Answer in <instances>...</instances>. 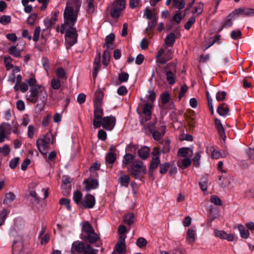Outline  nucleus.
<instances>
[{"instance_id": "1", "label": "nucleus", "mask_w": 254, "mask_h": 254, "mask_svg": "<svg viewBox=\"0 0 254 254\" xmlns=\"http://www.w3.org/2000/svg\"><path fill=\"white\" fill-rule=\"evenodd\" d=\"M151 105L146 103L143 107L142 112H140L137 109V112L139 115L140 120V124L143 127L144 130L148 129L149 132L152 134L153 138L155 140H160L165 133L166 126L163 125L156 128L155 126L157 123V120L153 122L152 123H149L147 126L145 123L149 121L151 118Z\"/></svg>"}, {"instance_id": "2", "label": "nucleus", "mask_w": 254, "mask_h": 254, "mask_svg": "<svg viewBox=\"0 0 254 254\" xmlns=\"http://www.w3.org/2000/svg\"><path fill=\"white\" fill-rule=\"evenodd\" d=\"M70 4L71 6H66L64 11L65 24L67 26H73L76 21L77 13L81 2L79 0H72Z\"/></svg>"}, {"instance_id": "3", "label": "nucleus", "mask_w": 254, "mask_h": 254, "mask_svg": "<svg viewBox=\"0 0 254 254\" xmlns=\"http://www.w3.org/2000/svg\"><path fill=\"white\" fill-rule=\"evenodd\" d=\"M125 0H116L113 3V7L111 9L110 14L113 18H118L122 10L125 8Z\"/></svg>"}, {"instance_id": "4", "label": "nucleus", "mask_w": 254, "mask_h": 254, "mask_svg": "<svg viewBox=\"0 0 254 254\" xmlns=\"http://www.w3.org/2000/svg\"><path fill=\"white\" fill-rule=\"evenodd\" d=\"M41 85L35 84L34 87L30 88V92L31 93L29 97L27 98V100L32 103L35 104L37 102V97L39 96L40 93L42 91L47 92L44 89H42Z\"/></svg>"}, {"instance_id": "5", "label": "nucleus", "mask_w": 254, "mask_h": 254, "mask_svg": "<svg viewBox=\"0 0 254 254\" xmlns=\"http://www.w3.org/2000/svg\"><path fill=\"white\" fill-rule=\"evenodd\" d=\"M101 106H94V117L93 125L95 128H99L101 126V121L102 120L103 110Z\"/></svg>"}, {"instance_id": "6", "label": "nucleus", "mask_w": 254, "mask_h": 254, "mask_svg": "<svg viewBox=\"0 0 254 254\" xmlns=\"http://www.w3.org/2000/svg\"><path fill=\"white\" fill-rule=\"evenodd\" d=\"M12 253L19 254L23 248V237L21 235H17L13 241Z\"/></svg>"}, {"instance_id": "7", "label": "nucleus", "mask_w": 254, "mask_h": 254, "mask_svg": "<svg viewBox=\"0 0 254 254\" xmlns=\"http://www.w3.org/2000/svg\"><path fill=\"white\" fill-rule=\"evenodd\" d=\"M116 119L113 116H107L104 117L101 121V126L106 130H111L114 127Z\"/></svg>"}, {"instance_id": "8", "label": "nucleus", "mask_w": 254, "mask_h": 254, "mask_svg": "<svg viewBox=\"0 0 254 254\" xmlns=\"http://www.w3.org/2000/svg\"><path fill=\"white\" fill-rule=\"evenodd\" d=\"M95 204L94 196L89 193L87 194L84 197L79 207L82 209L84 208H92Z\"/></svg>"}, {"instance_id": "9", "label": "nucleus", "mask_w": 254, "mask_h": 254, "mask_svg": "<svg viewBox=\"0 0 254 254\" xmlns=\"http://www.w3.org/2000/svg\"><path fill=\"white\" fill-rule=\"evenodd\" d=\"M47 101V93L44 91L40 93L39 96L37 97L38 104L35 106V109L37 112L43 110Z\"/></svg>"}, {"instance_id": "10", "label": "nucleus", "mask_w": 254, "mask_h": 254, "mask_svg": "<svg viewBox=\"0 0 254 254\" xmlns=\"http://www.w3.org/2000/svg\"><path fill=\"white\" fill-rule=\"evenodd\" d=\"M126 237L125 236H119L118 242L115 245L114 251H117L120 254H126L127 252L126 240Z\"/></svg>"}, {"instance_id": "11", "label": "nucleus", "mask_w": 254, "mask_h": 254, "mask_svg": "<svg viewBox=\"0 0 254 254\" xmlns=\"http://www.w3.org/2000/svg\"><path fill=\"white\" fill-rule=\"evenodd\" d=\"M62 182L65 188L62 186L63 193L64 196H67L70 193L71 189V180L70 178L67 176L62 177Z\"/></svg>"}, {"instance_id": "12", "label": "nucleus", "mask_w": 254, "mask_h": 254, "mask_svg": "<svg viewBox=\"0 0 254 254\" xmlns=\"http://www.w3.org/2000/svg\"><path fill=\"white\" fill-rule=\"evenodd\" d=\"M81 239L86 244H93L96 243L100 239L99 236L95 232L93 233L87 234L86 236H83Z\"/></svg>"}, {"instance_id": "13", "label": "nucleus", "mask_w": 254, "mask_h": 254, "mask_svg": "<svg viewBox=\"0 0 254 254\" xmlns=\"http://www.w3.org/2000/svg\"><path fill=\"white\" fill-rule=\"evenodd\" d=\"M7 130H11V127L9 124L2 123L0 125V142H4V138H7V135L5 133Z\"/></svg>"}, {"instance_id": "14", "label": "nucleus", "mask_w": 254, "mask_h": 254, "mask_svg": "<svg viewBox=\"0 0 254 254\" xmlns=\"http://www.w3.org/2000/svg\"><path fill=\"white\" fill-rule=\"evenodd\" d=\"M51 15L52 16L50 19L46 18L44 21V23L47 29L51 28L57 21L58 12L56 11L52 12Z\"/></svg>"}, {"instance_id": "15", "label": "nucleus", "mask_w": 254, "mask_h": 254, "mask_svg": "<svg viewBox=\"0 0 254 254\" xmlns=\"http://www.w3.org/2000/svg\"><path fill=\"white\" fill-rule=\"evenodd\" d=\"M83 183L85 185V190L86 191L96 189L99 186L98 182L96 179H91V180L86 179L83 182Z\"/></svg>"}, {"instance_id": "16", "label": "nucleus", "mask_w": 254, "mask_h": 254, "mask_svg": "<svg viewBox=\"0 0 254 254\" xmlns=\"http://www.w3.org/2000/svg\"><path fill=\"white\" fill-rule=\"evenodd\" d=\"M215 125L220 136L224 140V141H225L226 136L224 131V127L219 119H215Z\"/></svg>"}, {"instance_id": "17", "label": "nucleus", "mask_w": 254, "mask_h": 254, "mask_svg": "<svg viewBox=\"0 0 254 254\" xmlns=\"http://www.w3.org/2000/svg\"><path fill=\"white\" fill-rule=\"evenodd\" d=\"M150 152V148L145 146H142L137 150L138 156L142 159H146L149 156Z\"/></svg>"}, {"instance_id": "18", "label": "nucleus", "mask_w": 254, "mask_h": 254, "mask_svg": "<svg viewBox=\"0 0 254 254\" xmlns=\"http://www.w3.org/2000/svg\"><path fill=\"white\" fill-rule=\"evenodd\" d=\"M130 169L139 170L142 171L144 174L147 173L146 167L144 165L143 162L140 160L134 161Z\"/></svg>"}, {"instance_id": "19", "label": "nucleus", "mask_w": 254, "mask_h": 254, "mask_svg": "<svg viewBox=\"0 0 254 254\" xmlns=\"http://www.w3.org/2000/svg\"><path fill=\"white\" fill-rule=\"evenodd\" d=\"M127 171L133 178L140 180H141L144 175L146 174L143 173V172L139 170L130 169L129 167L127 168Z\"/></svg>"}, {"instance_id": "20", "label": "nucleus", "mask_w": 254, "mask_h": 254, "mask_svg": "<svg viewBox=\"0 0 254 254\" xmlns=\"http://www.w3.org/2000/svg\"><path fill=\"white\" fill-rule=\"evenodd\" d=\"M229 112V108L226 103L220 104L217 109L218 114L223 117L226 116Z\"/></svg>"}, {"instance_id": "21", "label": "nucleus", "mask_w": 254, "mask_h": 254, "mask_svg": "<svg viewBox=\"0 0 254 254\" xmlns=\"http://www.w3.org/2000/svg\"><path fill=\"white\" fill-rule=\"evenodd\" d=\"M85 243L84 242L76 241L72 244V248L74 251L78 253H83L85 247Z\"/></svg>"}, {"instance_id": "22", "label": "nucleus", "mask_w": 254, "mask_h": 254, "mask_svg": "<svg viewBox=\"0 0 254 254\" xmlns=\"http://www.w3.org/2000/svg\"><path fill=\"white\" fill-rule=\"evenodd\" d=\"M233 18L235 19V17L234 16H232V13H230L226 18V20L223 24V25L220 27L218 30V32H219L221 31L224 27H230L233 25Z\"/></svg>"}, {"instance_id": "23", "label": "nucleus", "mask_w": 254, "mask_h": 254, "mask_svg": "<svg viewBox=\"0 0 254 254\" xmlns=\"http://www.w3.org/2000/svg\"><path fill=\"white\" fill-rule=\"evenodd\" d=\"M70 29L65 31V38L73 39L75 37L78 36L77 30L76 28L73 27V26H68Z\"/></svg>"}, {"instance_id": "24", "label": "nucleus", "mask_w": 254, "mask_h": 254, "mask_svg": "<svg viewBox=\"0 0 254 254\" xmlns=\"http://www.w3.org/2000/svg\"><path fill=\"white\" fill-rule=\"evenodd\" d=\"M119 173L122 175L121 177L120 178L119 182L121 186H125L127 187L128 185L130 178L129 176L127 175H123L124 174V171L121 170L119 172Z\"/></svg>"}, {"instance_id": "25", "label": "nucleus", "mask_w": 254, "mask_h": 254, "mask_svg": "<svg viewBox=\"0 0 254 254\" xmlns=\"http://www.w3.org/2000/svg\"><path fill=\"white\" fill-rule=\"evenodd\" d=\"M37 147L39 152L43 155H46L47 154V151L49 148V145L46 143L45 142H40L39 144L36 143Z\"/></svg>"}, {"instance_id": "26", "label": "nucleus", "mask_w": 254, "mask_h": 254, "mask_svg": "<svg viewBox=\"0 0 254 254\" xmlns=\"http://www.w3.org/2000/svg\"><path fill=\"white\" fill-rule=\"evenodd\" d=\"M115 35L113 33H110L109 35L107 36L105 39V43L103 45V47H106L107 49H109L110 45L113 44L115 41Z\"/></svg>"}, {"instance_id": "27", "label": "nucleus", "mask_w": 254, "mask_h": 254, "mask_svg": "<svg viewBox=\"0 0 254 254\" xmlns=\"http://www.w3.org/2000/svg\"><path fill=\"white\" fill-rule=\"evenodd\" d=\"M103 97V93L101 90L97 91L95 93V100L94 106H101Z\"/></svg>"}, {"instance_id": "28", "label": "nucleus", "mask_w": 254, "mask_h": 254, "mask_svg": "<svg viewBox=\"0 0 254 254\" xmlns=\"http://www.w3.org/2000/svg\"><path fill=\"white\" fill-rule=\"evenodd\" d=\"M190 153V156L192 155V150L189 147H183L179 149L178 155L181 157H186L189 153Z\"/></svg>"}, {"instance_id": "29", "label": "nucleus", "mask_w": 254, "mask_h": 254, "mask_svg": "<svg viewBox=\"0 0 254 254\" xmlns=\"http://www.w3.org/2000/svg\"><path fill=\"white\" fill-rule=\"evenodd\" d=\"M176 40L175 35L174 32L169 33L165 39V43L168 46H172Z\"/></svg>"}, {"instance_id": "30", "label": "nucleus", "mask_w": 254, "mask_h": 254, "mask_svg": "<svg viewBox=\"0 0 254 254\" xmlns=\"http://www.w3.org/2000/svg\"><path fill=\"white\" fill-rule=\"evenodd\" d=\"M157 17H154L153 19L148 22V27L145 29L147 34L149 35L154 30L157 24Z\"/></svg>"}, {"instance_id": "31", "label": "nucleus", "mask_w": 254, "mask_h": 254, "mask_svg": "<svg viewBox=\"0 0 254 254\" xmlns=\"http://www.w3.org/2000/svg\"><path fill=\"white\" fill-rule=\"evenodd\" d=\"M82 230L86 234L95 232L94 228L88 221H85L83 222Z\"/></svg>"}, {"instance_id": "32", "label": "nucleus", "mask_w": 254, "mask_h": 254, "mask_svg": "<svg viewBox=\"0 0 254 254\" xmlns=\"http://www.w3.org/2000/svg\"><path fill=\"white\" fill-rule=\"evenodd\" d=\"M160 164V160L158 157H153L150 161L149 169L154 171L157 168L159 165Z\"/></svg>"}, {"instance_id": "33", "label": "nucleus", "mask_w": 254, "mask_h": 254, "mask_svg": "<svg viewBox=\"0 0 254 254\" xmlns=\"http://www.w3.org/2000/svg\"><path fill=\"white\" fill-rule=\"evenodd\" d=\"M166 79L170 85L174 84L176 82V78L174 73L170 70H166L165 72Z\"/></svg>"}, {"instance_id": "34", "label": "nucleus", "mask_w": 254, "mask_h": 254, "mask_svg": "<svg viewBox=\"0 0 254 254\" xmlns=\"http://www.w3.org/2000/svg\"><path fill=\"white\" fill-rule=\"evenodd\" d=\"M187 240L190 244H192L195 240V231L192 229H189L187 233Z\"/></svg>"}, {"instance_id": "35", "label": "nucleus", "mask_w": 254, "mask_h": 254, "mask_svg": "<svg viewBox=\"0 0 254 254\" xmlns=\"http://www.w3.org/2000/svg\"><path fill=\"white\" fill-rule=\"evenodd\" d=\"M8 53L16 58H20L21 57L20 51L17 49L16 46H12L8 49Z\"/></svg>"}, {"instance_id": "36", "label": "nucleus", "mask_w": 254, "mask_h": 254, "mask_svg": "<svg viewBox=\"0 0 254 254\" xmlns=\"http://www.w3.org/2000/svg\"><path fill=\"white\" fill-rule=\"evenodd\" d=\"M238 229L239 230L241 237L243 239H247L249 235V231L248 230L246 229L243 225H239Z\"/></svg>"}, {"instance_id": "37", "label": "nucleus", "mask_w": 254, "mask_h": 254, "mask_svg": "<svg viewBox=\"0 0 254 254\" xmlns=\"http://www.w3.org/2000/svg\"><path fill=\"white\" fill-rule=\"evenodd\" d=\"M111 53L108 49H106L103 55V64L105 66H107L110 61Z\"/></svg>"}, {"instance_id": "38", "label": "nucleus", "mask_w": 254, "mask_h": 254, "mask_svg": "<svg viewBox=\"0 0 254 254\" xmlns=\"http://www.w3.org/2000/svg\"><path fill=\"white\" fill-rule=\"evenodd\" d=\"M82 193L79 190L75 191L73 193V199L74 201L79 206L81 203Z\"/></svg>"}, {"instance_id": "39", "label": "nucleus", "mask_w": 254, "mask_h": 254, "mask_svg": "<svg viewBox=\"0 0 254 254\" xmlns=\"http://www.w3.org/2000/svg\"><path fill=\"white\" fill-rule=\"evenodd\" d=\"M134 214L130 212L124 217V221L128 225H131L134 223Z\"/></svg>"}, {"instance_id": "40", "label": "nucleus", "mask_w": 254, "mask_h": 254, "mask_svg": "<svg viewBox=\"0 0 254 254\" xmlns=\"http://www.w3.org/2000/svg\"><path fill=\"white\" fill-rule=\"evenodd\" d=\"M191 163V161L190 158H185L182 160L181 163H179L178 166L182 169H185L190 165Z\"/></svg>"}, {"instance_id": "41", "label": "nucleus", "mask_w": 254, "mask_h": 254, "mask_svg": "<svg viewBox=\"0 0 254 254\" xmlns=\"http://www.w3.org/2000/svg\"><path fill=\"white\" fill-rule=\"evenodd\" d=\"M106 164H113L116 160V154L112 152H109L106 154Z\"/></svg>"}, {"instance_id": "42", "label": "nucleus", "mask_w": 254, "mask_h": 254, "mask_svg": "<svg viewBox=\"0 0 254 254\" xmlns=\"http://www.w3.org/2000/svg\"><path fill=\"white\" fill-rule=\"evenodd\" d=\"M160 98L161 100V103L163 105L166 104L169 102L170 99L169 93L167 91L164 92L161 94Z\"/></svg>"}, {"instance_id": "43", "label": "nucleus", "mask_w": 254, "mask_h": 254, "mask_svg": "<svg viewBox=\"0 0 254 254\" xmlns=\"http://www.w3.org/2000/svg\"><path fill=\"white\" fill-rule=\"evenodd\" d=\"M15 195L12 192H9L5 194V198L3 199V204H6L7 201L9 202L13 201L15 199Z\"/></svg>"}, {"instance_id": "44", "label": "nucleus", "mask_w": 254, "mask_h": 254, "mask_svg": "<svg viewBox=\"0 0 254 254\" xmlns=\"http://www.w3.org/2000/svg\"><path fill=\"white\" fill-rule=\"evenodd\" d=\"M186 4L184 0H173V5L178 9H183Z\"/></svg>"}, {"instance_id": "45", "label": "nucleus", "mask_w": 254, "mask_h": 254, "mask_svg": "<svg viewBox=\"0 0 254 254\" xmlns=\"http://www.w3.org/2000/svg\"><path fill=\"white\" fill-rule=\"evenodd\" d=\"M70 202V200L66 198H62L59 201V203L62 205H64L69 211L71 210V209Z\"/></svg>"}, {"instance_id": "46", "label": "nucleus", "mask_w": 254, "mask_h": 254, "mask_svg": "<svg viewBox=\"0 0 254 254\" xmlns=\"http://www.w3.org/2000/svg\"><path fill=\"white\" fill-rule=\"evenodd\" d=\"M170 164L169 162H166L163 164H160L159 172L161 174H165L167 173L169 168Z\"/></svg>"}, {"instance_id": "47", "label": "nucleus", "mask_w": 254, "mask_h": 254, "mask_svg": "<svg viewBox=\"0 0 254 254\" xmlns=\"http://www.w3.org/2000/svg\"><path fill=\"white\" fill-rule=\"evenodd\" d=\"M134 159V156L130 153H127L124 156L123 162L125 164L131 163Z\"/></svg>"}, {"instance_id": "48", "label": "nucleus", "mask_w": 254, "mask_h": 254, "mask_svg": "<svg viewBox=\"0 0 254 254\" xmlns=\"http://www.w3.org/2000/svg\"><path fill=\"white\" fill-rule=\"evenodd\" d=\"M147 244L146 240L143 237H139L137 239L136 245L140 248L145 247Z\"/></svg>"}, {"instance_id": "49", "label": "nucleus", "mask_w": 254, "mask_h": 254, "mask_svg": "<svg viewBox=\"0 0 254 254\" xmlns=\"http://www.w3.org/2000/svg\"><path fill=\"white\" fill-rule=\"evenodd\" d=\"M129 77V75L126 72H121L118 76V79L120 82H125L127 81Z\"/></svg>"}, {"instance_id": "50", "label": "nucleus", "mask_w": 254, "mask_h": 254, "mask_svg": "<svg viewBox=\"0 0 254 254\" xmlns=\"http://www.w3.org/2000/svg\"><path fill=\"white\" fill-rule=\"evenodd\" d=\"M29 195L33 198L31 200L33 204H39L40 200V197L38 196L37 193L35 191H31L29 193Z\"/></svg>"}, {"instance_id": "51", "label": "nucleus", "mask_w": 254, "mask_h": 254, "mask_svg": "<svg viewBox=\"0 0 254 254\" xmlns=\"http://www.w3.org/2000/svg\"><path fill=\"white\" fill-rule=\"evenodd\" d=\"M38 18V14L36 13L31 14L27 19V23L30 25H34L35 21Z\"/></svg>"}, {"instance_id": "52", "label": "nucleus", "mask_w": 254, "mask_h": 254, "mask_svg": "<svg viewBox=\"0 0 254 254\" xmlns=\"http://www.w3.org/2000/svg\"><path fill=\"white\" fill-rule=\"evenodd\" d=\"M203 3L200 2L197 6H196L194 8V10L192 11V13L193 14L197 13V15H198L200 14L203 11Z\"/></svg>"}, {"instance_id": "53", "label": "nucleus", "mask_w": 254, "mask_h": 254, "mask_svg": "<svg viewBox=\"0 0 254 254\" xmlns=\"http://www.w3.org/2000/svg\"><path fill=\"white\" fill-rule=\"evenodd\" d=\"M52 135L49 133H47L43 138H39L37 140V144H39L40 142H45L46 143L50 144L51 141V137Z\"/></svg>"}, {"instance_id": "54", "label": "nucleus", "mask_w": 254, "mask_h": 254, "mask_svg": "<svg viewBox=\"0 0 254 254\" xmlns=\"http://www.w3.org/2000/svg\"><path fill=\"white\" fill-rule=\"evenodd\" d=\"M144 15L148 19H153L154 17H157V14L152 13L151 10L148 7L146 8L145 9Z\"/></svg>"}, {"instance_id": "55", "label": "nucleus", "mask_w": 254, "mask_h": 254, "mask_svg": "<svg viewBox=\"0 0 254 254\" xmlns=\"http://www.w3.org/2000/svg\"><path fill=\"white\" fill-rule=\"evenodd\" d=\"M11 21V17L9 15H2L0 18V23L3 25H7Z\"/></svg>"}, {"instance_id": "56", "label": "nucleus", "mask_w": 254, "mask_h": 254, "mask_svg": "<svg viewBox=\"0 0 254 254\" xmlns=\"http://www.w3.org/2000/svg\"><path fill=\"white\" fill-rule=\"evenodd\" d=\"M210 201L216 205H222V201L217 195H212L210 198Z\"/></svg>"}, {"instance_id": "57", "label": "nucleus", "mask_w": 254, "mask_h": 254, "mask_svg": "<svg viewBox=\"0 0 254 254\" xmlns=\"http://www.w3.org/2000/svg\"><path fill=\"white\" fill-rule=\"evenodd\" d=\"M61 85L60 81L58 79L54 78L51 81V86L54 89H59L61 87Z\"/></svg>"}, {"instance_id": "58", "label": "nucleus", "mask_w": 254, "mask_h": 254, "mask_svg": "<svg viewBox=\"0 0 254 254\" xmlns=\"http://www.w3.org/2000/svg\"><path fill=\"white\" fill-rule=\"evenodd\" d=\"M10 151V148L7 144H4L2 147H0V153L4 156L8 155Z\"/></svg>"}, {"instance_id": "59", "label": "nucleus", "mask_w": 254, "mask_h": 254, "mask_svg": "<svg viewBox=\"0 0 254 254\" xmlns=\"http://www.w3.org/2000/svg\"><path fill=\"white\" fill-rule=\"evenodd\" d=\"M207 181L206 178H202L201 181L199 183V186L201 190L204 191L207 190Z\"/></svg>"}, {"instance_id": "60", "label": "nucleus", "mask_w": 254, "mask_h": 254, "mask_svg": "<svg viewBox=\"0 0 254 254\" xmlns=\"http://www.w3.org/2000/svg\"><path fill=\"white\" fill-rule=\"evenodd\" d=\"M87 12L92 14L94 11V0H87Z\"/></svg>"}, {"instance_id": "61", "label": "nucleus", "mask_w": 254, "mask_h": 254, "mask_svg": "<svg viewBox=\"0 0 254 254\" xmlns=\"http://www.w3.org/2000/svg\"><path fill=\"white\" fill-rule=\"evenodd\" d=\"M227 93L225 91H218L217 93L216 98L218 101H222L225 100Z\"/></svg>"}, {"instance_id": "62", "label": "nucleus", "mask_w": 254, "mask_h": 254, "mask_svg": "<svg viewBox=\"0 0 254 254\" xmlns=\"http://www.w3.org/2000/svg\"><path fill=\"white\" fill-rule=\"evenodd\" d=\"M200 153V152H197L193 158V165L197 168L200 165L199 160L201 157Z\"/></svg>"}, {"instance_id": "63", "label": "nucleus", "mask_w": 254, "mask_h": 254, "mask_svg": "<svg viewBox=\"0 0 254 254\" xmlns=\"http://www.w3.org/2000/svg\"><path fill=\"white\" fill-rule=\"evenodd\" d=\"M214 235L216 237H218L221 239H225L226 236H227V233L224 231H219L218 230H215L214 231Z\"/></svg>"}, {"instance_id": "64", "label": "nucleus", "mask_w": 254, "mask_h": 254, "mask_svg": "<svg viewBox=\"0 0 254 254\" xmlns=\"http://www.w3.org/2000/svg\"><path fill=\"white\" fill-rule=\"evenodd\" d=\"M195 21V19L194 16L190 17L188 22L185 24L184 27L186 30H189L191 28Z\"/></svg>"}]
</instances>
